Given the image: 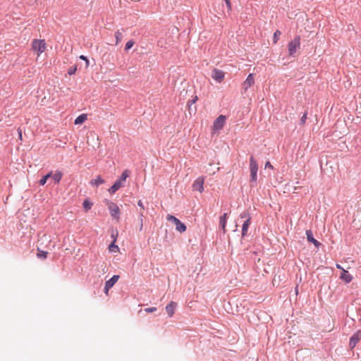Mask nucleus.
<instances>
[{"mask_svg":"<svg viewBox=\"0 0 361 361\" xmlns=\"http://www.w3.org/2000/svg\"><path fill=\"white\" fill-rule=\"evenodd\" d=\"M76 71H77V66H71V67L69 68V70H68V73L70 75H73V74H75V73Z\"/></svg>","mask_w":361,"mask_h":361,"instance_id":"obj_30","label":"nucleus"},{"mask_svg":"<svg viewBox=\"0 0 361 361\" xmlns=\"http://www.w3.org/2000/svg\"><path fill=\"white\" fill-rule=\"evenodd\" d=\"M92 205V204L88 200H85L82 203V206L86 211H88L89 209H90Z\"/></svg>","mask_w":361,"mask_h":361,"instance_id":"obj_24","label":"nucleus"},{"mask_svg":"<svg viewBox=\"0 0 361 361\" xmlns=\"http://www.w3.org/2000/svg\"><path fill=\"white\" fill-rule=\"evenodd\" d=\"M80 59H82V60L85 61V62H86V67L89 66V60L87 59V58L85 56L81 55V56H80Z\"/></svg>","mask_w":361,"mask_h":361,"instance_id":"obj_34","label":"nucleus"},{"mask_svg":"<svg viewBox=\"0 0 361 361\" xmlns=\"http://www.w3.org/2000/svg\"><path fill=\"white\" fill-rule=\"evenodd\" d=\"M307 113L305 112L300 118V124L304 125L307 119Z\"/></svg>","mask_w":361,"mask_h":361,"instance_id":"obj_32","label":"nucleus"},{"mask_svg":"<svg viewBox=\"0 0 361 361\" xmlns=\"http://www.w3.org/2000/svg\"><path fill=\"white\" fill-rule=\"evenodd\" d=\"M18 136H19L20 139H22V130L20 128H18Z\"/></svg>","mask_w":361,"mask_h":361,"instance_id":"obj_41","label":"nucleus"},{"mask_svg":"<svg viewBox=\"0 0 361 361\" xmlns=\"http://www.w3.org/2000/svg\"><path fill=\"white\" fill-rule=\"evenodd\" d=\"M227 221V214L224 213L222 216H220L219 219V226L223 231V233H225L226 232V225Z\"/></svg>","mask_w":361,"mask_h":361,"instance_id":"obj_14","label":"nucleus"},{"mask_svg":"<svg viewBox=\"0 0 361 361\" xmlns=\"http://www.w3.org/2000/svg\"><path fill=\"white\" fill-rule=\"evenodd\" d=\"M211 77L216 82H221L225 77V73L221 70L214 68L212 71Z\"/></svg>","mask_w":361,"mask_h":361,"instance_id":"obj_6","label":"nucleus"},{"mask_svg":"<svg viewBox=\"0 0 361 361\" xmlns=\"http://www.w3.org/2000/svg\"><path fill=\"white\" fill-rule=\"evenodd\" d=\"M95 271L98 276L105 274L107 271L106 266L104 263L95 265Z\"/></svg>","mask_w":361,"mask_h":361,"instance_id":"obj_12","label":"nucleus"},{"mask_svg":"<svg viewBox=\"0 0 361 361\" xmlns=\"http://www.w3.org/2000/svg\"><path fill=\"white\" fill-rule=\"evenodd\" d=\"M62 176V172L60 171H56L55 173H51V178L54 180L55 183H59L61 181Z\"/></svg>","mask_w":361,"mask_h":361,"instance_id":"obj_18","label":"nucleus"},{"mask_svg":"<svg viewBox=\"0 0 361 361\" xmlns=\"http://www.w3.org/2000/svg\"><path fill=\"white\" fill-rule=\"evenodd\" d=\"M37 257L39 259H45L47 256V252L42 251V250H38L37 252Z\"/></svg>","mask_w":361,"mask_h":361,"instance_id":"obj_27","label":"nucleus"},{"mask_svg":"<svg viewBox=\"0 0 361 361\" xmlns=\"http://www.w3.org/2000/svg\"><path fill=\"white\" fill-rule=\"evenodd\" d=\"M300 47V37L296 36L288 43V54L290 56L295 57L296 51Z\"/></svg>","mask_w":361,"mask_h":361,"instance_id":"obj_1","label":"nucleus"},{"mask_svg":"<svg viewBox=\"0 0 361 361\" xmlns=\"http://www.w3.org/2000/svg\"><path fill=\"white\" fill-rule=\"evenodd\" d=\"M166 219L176 225V230L178 231V232L183 233L186 231V226L176 216L171 214H168L166 216Z\"/></svg>","mask_w":361,"mask_h":361,"instance_id":"obj_4","label":"nucleus"},{"mask_svg":"<svg viewBox=\"0 0 361 361\" xmlns=\"http://www.w3.org/2000/svg\"><path fill=\"white\" fill-rule=\"evenodd\" d=\"M32 49L39 56L46 49V43L44 39H34L32 43Z\"/></svg>","mask_w":361,"mask_h":361,"instance_id":"obj_3","label":"nucleus"},{"mask_svg":"<svg viewBox=\"0 0 361 361\" xmlns=\"http://www.w3.org/2000/svg\"><path fill=\"white\" fill-rule=\"evenodd\" d=\"M177 307V303L171 301L169 304L166 306V311L169 314V317H171L174 314V310Z\"/></svg>","mask_w":361,"mask_h":361,"instance_id":"obj_13","label":"nucleus"},{"mask_svg":"<svg viewBox=\"0 0 361 361\" xmlns=\"http://www.w3.org/2000/svg\"><path fill=\"white\" fill-rule=\"evenodd\" d=\"M137 204L138 206L142 209H144L145 207H144V204L142 203V202L141 200H139L138 202H137Z\"/></svg>","mask_w":361,"mask_h":361,"instance_id":"obj_39","label":"nucleus"},{"mask_svg":"<svg viewBox=\"0 0 361 361\" xmlns=\"http://www.w3.org/2000/svg\"><path fill=\"white\" fill-rule=\"evenodd\" d=\"M120 276L118 275H114L109 280L106 281L105 285L107 287L112 288L114 284L118 281Z\"/></svg>","mask_w":361,"mask_h":361,"instance_id":"obj_15","label":"nucleus"},{"mask_svg":"<svg viewBox=\"0 0 361 361\" xmlns=\"http://www.w3.org/2000/svg\"><path fill=\"white\" fill-rule=\"evenodd\" d=\"M116 44H118L123 39L122 33L118 30L115 32Z\"/></svg>","mask_w":361,"mask_h":361,"instance_id":"obj_23","label":"nucleus"},{"mask_svg":"<svg viewBox=\"0 0 361 361\" xmlns=\"http://www.w3.org/2000/svg\"><path fill=\"white\" fill-rule=\"evenodd\" d=\"M122 186V183L120 180H117L109 188V191L110 193H115Z\"/></svg>","mask_w":361,"mask_h":361,"instance_id":"obj_19","label":"nucleus"},{"mask_svg":"<svg viewBox=\"0 0 361 361\" xmlns=\"http://www.w3.org/2000/svg\"><path fill=\"white\" fill-rule=\"evenodd\" d=\"M104 183V180L100 176H97L95 179L91 180L90 183L93 186H99Z\"/></svg>","mask_w":361,"mask_h":361,"instance_id":"obj_20","label":"nucleus"},{"mask_svg":"<svg viewBox=\"0 0 361 361\" xmlns=\"http://www.w3.org/2000/svg\"><path fill=\"white\" fill-rule=\"evenodd\" d=\"M111 288L110 287H107L106 285L104 286V292L106 295H108L109 293V290Z\"/></svg>","mask_w":361,"mask_h":361,"instance_id":"obj_38","label":"nucleus"},{"mask_svg":"<svg viewBox=\"0 0 361 361\" xmlns=\"http://www.w3.org/2000/svg\"><path fill=\"white\" fill-rule=\"evenodd\" d=\"M240 218L242 219H245V220L248 219H249V220H251V216L250 215V213L248 212H247V211H245V212H242L240 214Z\"/></svg>","mask_w":361,"mask_h":361,"instance_id":"obj_25","label":"nucleus"},{"mask_svg":"<svg viewBox=\"0 0 361 361\" xmlns=\"http://www.w3.org/2000/svg\"><path fill=\"white\" fill-rule=\"evenodd\" d=\"M254 83V75L252 73H250L243 84V88L244 89V91L246 92L247 89L250 87Z\"/></svg>","mask_w":361,"mask_h":361,"instance_id":"obj_10","label":"nucleus"},{"mask_svg":"<svg viewBox=\"0 0 361 361\" xmlns=\"http://www.w3.org/2000/svg\"><path fill=\"white\" fill-rule=\"evenodd\" d=\"M306 235H307V240L309 242L312 243L316 247L318 248L321 245V243L318 240L314 239V238L313 236V233L311 230L306 231Z\"/></svg>","mask_w":361,"mask_h":361,"instance_id":"obj_11","label":"nucleus"},{"mask_svg":"<svg viewBox=\"0 0 361 361\" xmlns=\"http://www.w3.org/2000/svg\"><path fill=\"white\" fill-rule=\"evenodd\" d=\"M128 176H129V175H128V171H127V170H126V171H124L122 173V174H121V177H120V178H119V179H118V180H120V182L122 183L123 181H125V180H126V179L127 178V177H128Z\"/></svg>","mask_w":361,"mask_h":361,"instance_id":"obj_26","label":"nucleus"},{"mask_svg":"<svg viewBox=\"0 0 361 361\" xmlns=\"http://www.w3.org/2000/svg\"><path fill=\"white\" fill-rule=\"evenodd\" d=\"M228 11H230L231 10V4L230 0H225Z\"/></svg>","mask_w":361,"mask_h":361,"instance_id":"obj_36","label":"nucleus"},{"mask_svg":"<svg viewBox=\"0 0 361 361\" xmlns=\"http://www.w3.org/2000/svg\"><path fill=\"white\" fill-rule=\"evenodd\" d=\"M226 122V116L220 115L216 118L213 123V129L216 131L220 130L224 126Z\"/></svg>","mask_w":361,"mask_h":361,"instance_id":"obj_5","label":"nucleus"},{"mask_svg":"<svg viewBox=\"0 0 361 361\" xmlns=\"http://www.w3.org/2000/svg\"><path fill=\"white\" fill-rule=\"evenodd\" d=\"M281 32L279 30H276L274 32V37H273V42L274 44H276L278 42L279 37L281 35Z\"/></svg>","mask_w":361,"mask_h":361,"instance_id":"obj_29","label":"nucleus"},{"mask_svg":"<svg viewBox=\"0 0 361 361\" xmlns=\"http://www.w3.org/2000/svg\"><path fill=\"white\" fill-rule=\"evenodd\" d=\"M361 340V331H357L350 338L349 346L354 348L356 344Z\"/></svg>","mask_w":361,"mask_h":361,"instance_id":"obj_7","label":"nucleus"},{"mask_svg":"<svg viewBox=\"0 0 361 361\" xmlns=\"http://www.w3.org/2000/svg\"><path fill=\"white\" fill-rule=\"evenodd\" d=\"M204 178L202 177L197 178L192 184L194 190H197L202 192L204 190Z\"/></svg>","mask_w":361,"mask_h":361,"instance_id":"obj_9","label":"nucleus"},{"mask_svg":"<svg viewBox=\"0 0 361 361\" xmlns=\"http://www.w3.org/2000/svg\"><path fill=\"white\" fill-rule=\"evenodd\" d=\"M139 220H140V230L141 231L142 229V226H143V214L142 213L140 214Z\"/></svg>","mask_w":361,"mask_h":361,"instance_id":"obj_33","label":"nucleus"},{"mask_svg":"<svg viewBox=\"0 0 361 361\" xmlns=\"http://www.w3.org/2000/svg\"><path fill=\"white\" fill-rule=\"evenodd\" d=\"M157 310V307H148L145 310L146 312H154Z\"/></svg>","mask_w":361,"mask_h":361,"instance_id":"obj_35","label":"nucleus"},{"mask_svg":"<svg viewBox=\"0 0 361 361\" xmlns=\"http://www.w3.org/2000/svg\"><path fill=\"white\" fill-rule=\"evenodd\" d=\"M134 44V42L133 40H129L125 46V50L130 49Z\"/></svg>","mask_w":361,"mask_h":361,"instance_id":"obj_31","label":"nucleus"},{"mask_svg":"<svg viewBox=\"0 0 361 361\" xmlns=\"http://www.w3.org/2000/svg\"><path fill=\"white\" fill-rule=\"evenodd\" d=\"M51 171L46 174L45 176H42V178L39 180V183L40 185H44L47 183L48 178H51Z\"/></svg>","mask_w":361,"mask_h":361,"instance_id":"obj_22","label":"nucleus"},{"mask_svg":"<svg viewBox=\"0 0 361 361\" xmlns=\"http://www.w3.org/2000/svg\"><path fill=\"white\" fill-rule=\"evenodd\" d=\"M336 267H337L338 269H339L343 270V271L344 270V269H343V268L340 264H336Z\"/></svg>","mask_w":361,"mask_h":361,"instance_id":"obj_42","label":"nucleus"},{"mask_svg":"<svg viewBox=\"0 0 361 361\" xmlns=\"http://www.w3.org/2000/svg\"><path fill=\"white\" fill-rule=\"evenodd\" d=\"M197 96H195L194 99H192V100L188 101V104H189V105H191V104H192L195 103V102L197 101Z\"/></svg>","mask_w":361,"mask_h":361,"instance_id":"obj_37","label":"nucleus"},{"mask_svg":"<svg viewBox=\"0 0 361 361\" xmlns=\"http://www.w3.org/2000/svg\"><path fill=\"white\" fill-rule=\"evenodd\" d=\"M108 208L109 209L111 216L116 219H118L120 209L117 204L114 202H109L108 204Z\"/></svg>","mask_w":361,"mask_h":361,"instance_id":"obj_8","label":"nucleus"},{"mask_svg":"<svg viewBox=\"0 0 361 361\" xmlns=\"http://www.w3.org/2000/svg\"><path fill=\"white\" fill-rule=\"evenodd\" d=\"M250 224H251V220H249V219L245 220V221L243 222V226H242V237L243 238H244L245 236L247 235V229H248V227L250 225Z\"/></svg>","mask_w":361,"mask_h":361,"instance_id":"obj_16","label":"nucleus"},{"mask_svg":"<svg viewBox=\"0 0 361 361\" xmlns=\"http://www.w3.org/2000/svg\"><path fill=\"white\" fill-rule=\"evenodd\" d=\"M340 278L346 283H350L353 279V276L345 270H343Z\"/></svg>","mask_w":361,"mask_h":361,"instance_id":"obj_17","label":"nucleus"},{"mask_svg":"<svg viewBox=\"0 0 361 361\" xmlns=\"http://www.w3.org/2000/svg\"><path fill=\"white\" fill-rule=\"evenodd\" d=\"M265 168H273L272 165L269 161H267L265 164Z\"/></svg>","mask_w":361,"mask_h":361,"instance_id":"obj_40","label":"nucleus"},{"mask_svg":"<svg viewBox=\"0 0 361 361\" xmlns=\"http://www.w3.org/2000/svg\"><path fill=\"white\" fill-rule=\"evenodd\" d=\"M250 182L256 183L257 179L258 164L254 157L250 158Z\"/></svg>","mask_w":361,"mask_h":361,"instance_id":"obj_2","label":"nucleus"},{"mask_svg":"<svg viewBox=\"0 0 361 361\" xmlns=\"http://www.w3.org/2000/svg\"><path fill=\"white\" fill-rule=\"evenodd\" d=\"M87 116L86 114H81L75 118L74 123L75 125L81 124V123H84L87 120Z\"/></svg>","mask_w":361,"mask_h":361,"instance_id":"obj_21","label":"nucleus"},{"mask_svg":"<svg viewBox=\"0 0 361 361\" xmlns=\"http://www.w3.org/2000/svg\"><path fill=\"white\" fill-rule=\"evenodd\" d=\"M109 249L111 252H117L118 251L119 248L118 247V245H115L114 244V242L111 243L109 246Z\"/></svg>","mask_w":361,"mask_h":361,"instance_id":"obj_28","label":"nucleus"}]
</instances>
